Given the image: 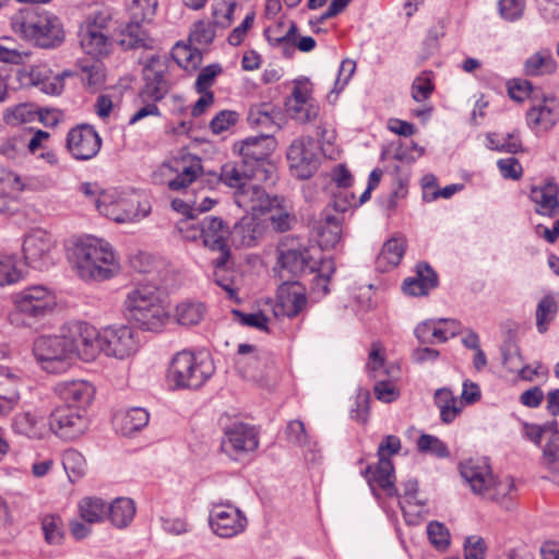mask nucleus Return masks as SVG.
<instances>
[{
  "label": "nucleus",
  "instance_id": "obj_60",
  "mask_svg": "<svg viewBox=\"0 0 559 559\" xmlns=\"http://www.w3.org/2000/svg\"><path fill=\"white\" fill-rule=\"evenodd\" d=\"M237 8L236 2L221 0L217 1L213 7L214 25L227 28L233 23V15Z\"/></svg>",
  "mask_w": 559,
  "mask_h": 559
},
{
  "label": "nucleus",
  "instance_id": "obj_59",
  "mask_svg": "<svg viewBox=\"0 0 559 559\" xmlns=\"http://www.w3.org/2000/svg\"><path fill=\"white\" fill-rule=\"evenodd\" d=\"M417 449L423 453H430L437 457H448L450 452L448 447L439 438L423 433L417 441Z\"/></svg>",
  "mask_w": 559,
  "mask_h": 559
},
{
  "label": "nucleus",
  "instance_id": "obj_34",
  "mask_svg": "<svg viewBox=\"0 0 559 559\" xmlns=\"http://www.w3.org/2000/svg\"><path fill=\"white\" fill-rule=\"evenodd\" d=\"M20 395V378L1 369L0 374V416L10 414L19 404Z\"/></svg>",
  "mask_w": 559,
  "mask_h": 559
},
{
  "label": "nucleus",
  "instance_id": "obj_36",
  "mask_svg": "<svg viewBox=\"0 0 559 559\" xmlns=\"http://www.w3.org/2000/svg\"><path fill=\"white\" fill-rule=\"evenodd\" d=\"M81 47L95 59L109 56L114 43L110 33L81 31Z\"/></svg>",
  "mask_w": 559,
  "mask_h": 559
},
{
  "label": "nucleus",
  "instance_id": "obj_15",
  "mask_svg": "<svg viewBox=\"0 0 559 559\" xmlns=\"http://www.w3.org/2000/svg\"><path fill=\"white\" fill-rule=\"evenodd\" d=\"M88 426L86 412L72 407H58L49 417V429L64 441H73L82 437Z\"/></svg>",
  "mask_w": 559,
  "mask_h": 559
},
{
  "label": "nucleus",
  "instance_id": "obj_20",
  "mask_svg": "<svg viewBox=\"0 0 559 559\" xmlns=\"http://www.w3.org/2000/svg\"><path fill=\"white\" fill-rule=\"evenodd\" d=\"M102 139L93 127L80 124L72 128L67 136V147L76 159H90L100 150Z\"/></svg>",
  "mask_w": 559,
  "mask_h": 559
},
{
  "label": "nucleus",
  "instance_id": "obj_55",
  "mask_svg": "<svg viewBox=\"0 0 559 559\" xmlns=\"http://www.w3.org/2000/svg\"><path fill=\"white\" fill-rule=\"evenodd\" d=\"M557 312V302L551 296H545L536 309V325L540 333L547 331L548 323L554 319Z\"/></svg>",
  "mask_w": 559,
  "mask_h": 559
},
{
  "label": "nucleus",
  "instance_id": "obj_10",
  "mask_svg": "<svg viewBox=\"0 0 559 559\" xmlns=\"http://www.w3.org/2000/svg\"><path fill=\"white\" fill-rule=\"evenodd\" d=\"M277 251L282 272L286 271L293 276H298L307 271L310 273L316 271L317 263L306 241L286 236L280 241Z\"/></svg>",
  "mask_w": 559,
  "mask_h": 559
},
{
  "label": "nucleus",
  "instance_id": "obj_46",
  "mask_svg": "<svg viewBox=\"0 0 559 559\" xmlns=\"http://www.w3.org/2000/svg\"><path fill=\"white\" fill-rule=\"evenodd\" d=\"M82 520L88 524L100 523L107 519V503L98 497H84L78 504Z\"/></svg>",
  "mask_w": 559,
  "mask_h": 559
},
{
  "label": "nucleus",
  "instance_id": "obj_37",
  "mask_svg": "<svg viewBox=\"0 0 559 559\" xmlns=\"http://www.w3.org/2000/svg\"><path fill=\"white\" fill-rule=\"evenodd\" d=\"M230 252L225 251L224 254L218 255L212 261L213 278L214 282L226 292L229 299L238 300L234 281L235 273L228 266Z\"/></svg>",
  "mask_w": 559,
  "mask_h": 559
},
{
  "label": "nucleus",
  "instance_id": "obj_31",
  "mask_svg": "<svg viewBox=\"0 0 559 559\" xmlns=\"http://www.w3.org/2000/svg\"><path fill=\"white\" fill-rule=\"evenodd\" d=\"M143 23L144 22L130 20L121 29L118 44L123 49H154L155 39L142 26Z\"/></svg>",
  "mask_w": 559,
  "mask_h": 559
},
{
  "label": "nucleus",
  "instance_id": "obj_33",
  "mask_svg": "<svg viewBox=\"0 0 559 559\" xmlns=\"http://www.w3.org/2000/svg\"><path fill=\"white\" fill-rule=\"evenodd\" d=\"M251 178H259V174L243 160L225 163L217 177L218 181L237 190L247 185Z\"/></svg>",
  "mask_w": 559,
  "mask_h": 559
},
{
  "label": "nucleus",
  "instance_id": "obj_48",
  "mask_svg": "<svg viewBox=\"0 0 559 559\" xmlns=\"http://www.w3.org/2000/svg\"><path fill=\"white\" fill-rule=\"evenodd\" d=\"M192 45L177 43L171 49L173 59L187 71L197 70L202 62V52Z\"/></svg>",
  "mask_w": 559,
  "mask_h": 559
},
{
  "label": "nucleus",
  "instance_id": "obj_7",
  "mask_svg": "<svg viewBox=\"0 0 559 559\" xmlns=\"http://www.w3.org/2000/svg\"><path fill=\"white\" fill-rule=\"evenodd\" d=\"M203 173L200 157L181 153L163 163L154 173L155 182L167 185L173 191H180L192 185Z\"/></svg>",
  "mask_w": 559,
  "mask_h": 559
},
{
  "label": "nucleus",
  "instance_id": "obj_63",
  "mask_svg": "<svg viewBox=\"0 0 559 559\" xmlns=\"http://www.w3.org/2000/svg\"><path fill=\"white\" fill-rule=\"evenodd\" d=\"M105 81V70L103 63L94 61L82 69V82L91 87L98 88Z\"/></svg>",
  "mask_w": 559,
  "mask_h": 559
},
{
  "label": "nucleus",
  "instance_id": "obj_53",
  "mask_svg": "<svg viewBox=\"0 0 559 559\" xmlns=\"http://www.w3.org/2000/svg\"><path fill=\"white\" fill-rule=\"evenodd\" d=\"M258 225L253 218H242L239 223L235 224L233 230H230L234 239L239 238V245L245 247H251L255 243L258 237Z\"/></svg>",
  "mask_w": 559,
  "mask_h": 559
},
{
  "label": "nucleus",
  "instance_id": "obj_3",
  "mask_svg": "<svg viewBox=\"0 0 559 559\" xmlns=\"http://www.w3.org/2000/svg\"><path fill=\"white\" fill-rule=\"evenodd\" d=\"M123 311L130 321L147 331L159 330L168 320L158 288L150 284L138 285L127 293Z\"/></svg>",
  "mask_w": 559,
  "mask_h": 559
},
{
  "label": "nucleus",
  "instance_id": "obj_30",
  "mask_svg": "<svg viewBox=\"0 0 559 559\" xmlns=\"http://www.w3.org/2000/svg\"><path fill=\"white\" fill-rule=\"evenodd\" d=\"M271 135L261 134L259 136H250L242 141L240 147V154L242 156V160L249 165L251 162L253 165L251 168L257 170V174L263 173L261 167L263 166L265 159L271 154Z\"/></svg>",
  "mask_w": 559,
  "mask_h": 559
},
{
  "label": "nucleus",
  "instance_id": "obj_25",
  "mask_svg": "<svg viewBox=\"0 0 559 559\" xmlns=\"http://www.w3.org/2000/svg\"><path fill=\"white\" fill-rule=\"evenodd\" d=\"M365 477L376 493V488L382 489L388 497H399L394 486V467L390 459L379 457L374 465H369L365 471Z\"/></svg>",
  "mask_w": 559,
  "mask_h": 559
},
{
  "label": "nucleus",
  "instance_id": "obj_49",
  "mask_svg": "<svg viewBox=\"0 0 559 559\" xmlns=\"http://www.w3.org/2000/svg\"><path fill=\"white\" fill-rule=\"evenodd\" d=\"M26 150V132L19 131L0 140V156L8 160L20 158Z\"/></svg>",
  "mask_w": 559,
  "mask_h": 559
},
{
  "label": "nucleus",
  "instance_id": "obj_54",
  "mask_svg": "<svg viewBox=\"0 0 559 559\" xmlns=\"http://www.w3.org/2000/svg\"><path fill=\"white\" fill-rule=\"evenodd\" d=\"M111 21L112 16L109 10H95L87 15L81 31L110 33Z\"/></svg>",
  "mask_w": 559,
  "mask_h": 559
},
{
  "label": "nucleus",
  "instance_id": "obj_24",
  "mask_svg": "<svg viewBox=\"0 0 559 559\" xmlns=\"http://www.w3.org/2000/svg\"><path fill=\"white\" fill-rule=\"evenodd\" d=\"M231 233L228 225L217 216H206L202 219L203 246L212 251L224 254L230 252L228 239Z\"/></svg>",
  "mask_w": 559,
  "mask_h": 559
},
{
  "label": "nucleus",
  "instance_id": "obj_1",
  "mask_svg": "<svg viewBox=\"0 0 559 559\" xmlns=\"http://www.w3.org/2000/svg\"><path fill=\"white\" fill-rule=\"evenodd\" d=\"M12 32L33 47L51 50L66 40L61 20L47 10L23 8L10 17Z\"/></svg>",
  "mask_w": 559,
  "mask_h": 559
},
{
  "label": "nucleus",
  "instance_id": "obj_32",
  "mask_svg": "<svg viewBox=\"0 0 559 559\" xmlns=\"http://www.w3.org/2000/svg\"><path fill=\"white\" fill-rule=\"evenodd\" d=\"M531 200L536 205V212L540 215L554 216L559 210V187L552 181L533 187L530 193Z\"/></svg>",
  "mask_w": 559,
  "mask_h": 559
},
{
  "label": "nucleus",
  "instance_id": "obj_47",
  "mask_svg": "<svg viewBox=\"0 0 559 559\" xmlns=\"http://www.w3.org/2000/svg\"><path fill=\"white\" fill-rule=\"evenodd\" d=\"M513 489L514 483L510 477L498 480L493 478L492 484L489 485L481 497L499 503L506 510H510L513 508V502L510 499Z\"/></svg>",
  "mask_w": 559,
  "mask_h": 559
},
{
  "label": "nucleus",
  "instance_id": "obj_58",
  "mask_svg": "<svg viewBox=\"0 0 559 559\" xmlns=\"http://www.w3.org/2000/svg\"><path fill=\"white\" fill-rule=\"evenodd\" d=\"M214 23L198 21L193 24L189 34V41L193 45H209L214 40L215 29Z\"/></svg>",
  "mask_w": 559,
  "mask_h": 559
},
{
  "label": "nucleus",
  "instance_id": "obj_17",
  "mask_svg": "<svg viewBox=\"0 0 559 559\" xmlns=\"http://www.w3.org/2000/svg\"><path fill=\"white\" fill-rule=\"evenodd\" d=\"M209 522L213 532L224 538L241 533L247 525V519L238 508L222 503H213Z\"/></svg>",
  "mask_w": 559,
  "mask_h": 559
},
{
  "label": "nucleus",
  "instance_id": "obj_8",
  "mask_svg": "<svg viewBox=\"0 0 559 559\" xmlns=\"http://www.w3.org/2000/svg\"><path fill=\"white\" fill-rule=\"evenodd\" d=\"M142 80L144 84L139 98L153 103L162 100L170 90L167 59L155 53L148 57L143 63Z\"/></svg>",
  "mask_w": 559,
  "mask_h": 559
},
{
  "label": "nucleus",
  "instance_id": "obj_43",
  "mask_svg": "<svg viewBox=\"0 0 559 559\" xmlns=\"http://www.w3.org/2000/svg\"><path fill=\"white\" fill-rule=\"evenodd\" d=\"M367 369L373 380L382 377L397 378L400 374L397 367L385 366L384 349L380 343L372 344Z\"/></svg>",
  "mask_w": 559,
  "mask_h": 559
},
{
  "label": "nucleus",
  "instance_id": "obj_64",
  "mask_svg": "<svg viewBox=\"0 0 559 559\" xmlns=\"http://www.w3.org/2000/svg\"><path fill=\"white\" fill-rule=\"evenodd\" d=\"M316 271L318 272L313 278V289L322 293L323 295L329 293V281L331 275L335 271L334 262L332 260H322L320 266Z\"/></svg>",
  "mask_w": 559,
  "mask_h": 559
},
{
  "label": "nucleus",
  "instance_id": "obj_42",
  "mask_svg": "<svg viewBox=\"0 0 559 559\" xmlns=\"http://www.w3.org/2000/svg\"><path fill=\"white\" fill-rule=\"evenodd\" d=\"M557 61L549 49H543L528 57L524 62V73L528 76L552 74L557 71Z\"/></svg>",
  "mask_w": 559,
  "mask_h": 559
},
{
  "label": "nucleus",
  "instance_id": "obj_14",
  "mask_svg": "<svg viewBox=\"0 0 559 559\" xmlns=\"http://www.w3.org/2000/svg\"><path fill=\"white\" fill-rule=\"evenodd\" d=\"M53 75L51 69L44 63L26 64L17 68L14 78L21 88H37L47 95H59L63 90L62 76Z\"/></svg>",
  "mask_w": 559,
  "mask_h": 559
},
{
  "label": "nucleus",
  "instance_id": "obj_11",
  "mask_svg": "<svg viewBox=\"0 0 559 559\" xmlns=\"http://www.w3.org/2000/svg\"><path fill=\"white\" fill-rule=\"evenodd\" d=\"M71 345L64 337L63 328L60 335H41L34 341L33 354L48 372L66 369Z\"/></svg>",
  "mask_w": 559,
  "mask_h": 559
},
{
  "label": "nucleus",
  "instance_id": "obj_12",
  "mask_svg": "<svg viewBox=\"0 0 559 559\" xmlns=\"http://www.w3.org/2000/svg\"><path fill=\"white\" fill-rule=\"evenodd\" d=\"M292 175L298 179H308L318 170L320 158L318 145L311 136L294 140L286 152Z\"/></svg>",
  "mask_w": 559,
  "mask_h": 559
},
{
  "label": "nucleus",
  "instance_id": "obj_57",
  "mask_svg": "<svg viewBox=\"0 0 559 559\" xmlns=\"http://www.w3.org/2000/svg\"><path fill=\"white\" fill-rule=\"evenodd\" d=\"M1 181L12 194H20L21 192L34 191L36 189V180L34 178L23 177L12 171L4 174Z\"/></svg>",
  "mask_w": 559,
  "mask_h": 559
},
{
  "label": "nucleus",
  "instance_id": "obj_22",
  "mask_svg": "<svg viewBox=\"0 0 559 559\" xmlns=\"http://www.w3.org/2000/svg\"><path fill=\"white\" fill-rule=\"evenodd\" d=\"M247 121L250 127L261 129L262 134L272 135L282 128L284 115L277 105L262 102L250 106Z\"/></svg>",
  "mask_w": 559,
  "mask_h": 559
},
{
  "label": "nucleus",
  "instance_id": "obj_18",
  "mask_svg": "<svg viewBox=\"0 0 559 559\" xmlns=\"http://www.w3.org/2000/svg\"><path fill=\"white\" fill-rule=\"evenodd\" d=\"M548 433L551 436L543 449L542 464L550 473L551 480L559 484V433L552 431L551 426L526 427V435L537 444Z\"/></svg>",
  "mask_w": 559,
  "mask_h": 559
},
{
  "label": "nucleus",
  "instance_id": "obj_16",
  "mask_svg": "<svg viewBox=\"0 0 559 559\" xmlns=\"http://www.w3.org/2000/svg\"><path fill=\"white\" fill-rule=\"evenodd\" d=\"M53 248L52 236L45 230L36 229L25 236L23 255L29 266L43 270L53 263Z\"/></svg>",
  "mask_w": 559,
  "mask_h": 559
},
{
  "label": "nucleus",
  "instance_id": "obj_13",
  "mask_svg": "<svg viewBox=\"0 0 559 559\" xmlns=\"http://www.w3.org/2000/svg\"><path fill=\"white\" fill-rule=\"evenodd\" d=\"M100 353L116 359H127L133 356L139 347L138 333L130 326L108 325L102 329Z\"/></svg>",
  "mask_w": 559,
  "mask_h": 559
},
{
  "label": "nucleus",
  "instance_id": "obj_51",
  "mask_svg": "<svg viewBox=\"0 0 559 559\" xmlns=\"http://www.w3.org/2000/svg\"><path fill=\"white\" fill-rule=\"evenodd\" d=\"M205 313V307L201 302H181L176 308L177 321L181 325L190 326L200 323Z\"/></svg>",
  "mask_w": 559,
  "mask_h": 559
},
{
  "label": "nucleus",
  "instance_id": "obj_23",
  "mask_svg": "<svg viewBox=\"0 0 559 559\" xmlns=\"http://www.w3.org/2000/svg\"><path fill=\"white\" fill-rule=\"evenodd\" d=\"M235 203L252 215L264 214L273 209L276 197L271 198L263 188L248 182L235 192Z\"/></svg>",
  "mask_w": 559,
  "mask_h": 559
},
{
  "label": "nucleus",
  "instance_id": "obj_9",
  "mask_svg": "<svg viewBox=\"0 0 559 559\" xmlns=\"http://www.w3.org/2000/svg\"><path fill=\"white\" fill-rule=\"evenodd\" d=\"M64 337L70 343V356L76 355L84 361H92L100 354L102 330L87 322L75 321L63 326Z\"/></svg>",
  "mask_w": 559,
  "mask_h": 559
},
{
  "label": "nucleus",
  "instance_id": "obj_39",
  "mask_svg": "<svg viewBox=\"0 0 559 559\" xmlns=\"http://www.w3.org/2000/svg\"><path fill=\"white\" fill-rule=\"evenodd\" d=\"M148 419V412L142 407H132L115 417L117 427L123 436H130L143 429L147 425Z\"/></svg>",
  "mask_w": 559,
  "mask_h": 559
},
{
  "label": "nucleus",
  "instance_id": "obj_45",
  "mask_svg": "<svg viewBox=\"0 0 559 559\" xmlns=\"http://www.w3.org/2000/svg\"><path fill=\"white\" fill-rule=\"evenodd\" d=\"M435 402L440 409L441 420L445 424L453 421L463 407L462 402H460L457 397L453 395L452 391L447 388L438 389L436 391Z\"/></svg>",
  "mask_w": 559,
  "mask_h": 559
},
{
  "label": "nucleus",
  "instance_id": "obj_2",
  "mask_svg": "<svg viewBox=\"0 0 559 559\" xmlns=\"http://www.w3.org/2000/svg\"><path fill=\"white\" fill-rule=\"evenodd\" d=\"M70 261L76 274L86 281H106L120 270L109 243L93 237L80 239L74 243Z\"/></svg>",
  "mask_w": 559,
  "mask_h": 559
},
{
  "label": "nucleus",
  "instance_id": "obj_44",
  "mask_svg": "<svg viewBox=\"0 0 559 559\" xmlns=\"http://www.w3.org/2000/svg\"><path fill=\"white\" fill-rule=\"evenodd\" d=\"M487 144L489 150L516 154L523 151L522 140L520 132L514 130L507 134H500L498 132H489L486 135Z\"/></svg>",
  "mask_w": 559,
  "mask_h": 559
},
{
  "label": "nucleus",
  "instance_id": "obj_38",
  "mask_svg": "<svg viewBox=\"0 0 559 559\" xmlns=\"http://www.w3.org/2000/svg\"><path fill=\"white\" fill-rule=\"evenodd\" d=\"M318 243L322 249L334 248L341 240L342 223L338 216L325 214L317 225Z\"/></svg>",
  "mask_w": 559,
  "mask_h": 559
},
{
  "label": "nucleus",
  "instance_id": "obj_62",
  "mask_svg": "<svg viewBox=\"0 0 559 559\" xmlns=\"http://www.w3.org/2000/svg\"><path fill=\"white\" fill-rule=\"evenodd\" d=\"M395 379L396 378L382 377L374 380L373 391L379 401L391 403L399 397L400 392L394 384Z\"/></svg>",
  "mask_w": 559,
  "mask_h": 559
},
{
  "label": "nucleus",
  "instance_id": "obj_35",
  "mask_svg": "<svg viewBox=\"0 0 559 559\" xmlns=\"http://www.w3.org/2000/svg\"><path fill=\"white\" fill-rule=\"evenodd\" d=\"M438 277L427 263L417 264L416 275L403 283V292L409 296H424L437 286Z\"/></svg>",
  "mask_w": 559,
  "mask_h": 559
},
{
  "label": "nucleus",
  "instance_id": "obj_56",
  "mask_svg": "<svg viewBox=\"0 0 559 559\" xmlns=\"http://www.w3.org/2000/svg\"><path fill=\"white\" fill-rule=\"evenodd\" d=\"M24 277V271L17 266L13 257L0 259V286L17 283Z\"/></svg>",
  "mask_w": 559,
  "mask_h": 559
},
{
  "label": "nucleus",
  "instance_id": "obj_52",
  "mask_svg": "<svg viewBox=\"0 0 559 559\" xmlns=\"http://www.w3.org/2000/svg\"><path fill=\"white\" fill-rule=\"evenodd\" d=\"M157 0H131L128 4L130 20L150 23L157 10Z\"/></svg>",
  "mask_w": 559,
  "mask_h": 559
},
{
  "label": "nucleus",
  "instance_id": "obj_29",
  "mask_svg": "<svg viewBox=\"0 0 559 559\" xmlns=\"http://www.w3.org/2000/svg\"><path fill=\"white\" fill-rule=\"evenodd\" d=\"M11 427L16 435L31 440L44 439L48 431L44 416L36 411L17 413L12 419Z\"/></svg>",
  "mask_w": 559,
  "mask_h": 559
},
{
  "label": "nucleus",
  "instance_id": "obj_21",
  "mask_svg": "<svg viewBox=\"0 0 559 559\" xmlns=\"http://www.w3.org/2000/svg\"><path fill=\"white\" fill-rule=\"evenodd\" d=\"M53 390L59 399L67 404L64 407L81 411H85L95 395L94 385L82 379L59 382Z\"/></svg>",
  "mask_w": 559,
  "mask_h": 559
},
{
  "label": "nucleus",
  "instance_id": "obj_50",
  "mask_svg": "<svg viewBox=\"0 0 559 559\" xmlns=\"http://www.w3.org/2000/svg\"><path fill=\"white\" fill-rule=\"evenodd\" d=\"M266 213H271V225L274 230L280 233L290 229L297 222L296 216L290 213L284 201L277 197L273 209L267 210Z\"/></svg>",
  "mask_w": 559,
  "mask_h": 559
},
{
  "label": "nucleus",
  "instance_id": "obj_40",
  "mask_svg": "<svg viewBox=\"0 0 559 559\" xmlns=\"http://www.w3.org/2000/svg\"><path fill=\"white\" fill-rule=\"evenodd\" d=\"M405 252V242L401 238H391L382 247L377 257V269L386 272L401 262Z\"/></svg>",
  "mask_w": 559,
  "mask_h": 559
},
{
  "label": "nucleus",
  "instance_id": "obj_28",
  "mask_svg": "<svg viewBox=\"0 0 559 559\" xmlns=\"http://www.w3.org/2000/svg\"><path fill=\"white\" fill-rule=\"evenodd\" d=\"M307 304L306 288L297 281L284 282L277 289V305L287 317L297 316Z\"/></svg>",
  "mask_w": 559,
  "mask_h": 559
},
{
  "label": "nucleus",
  "instance_id": "obj_4",
  "mask_svg": "<svg viewBox=\"0 0 559 559\" xmlns=\"http://www.w3.org/2000/svg\"><path fill=\"white\" fill-rule=\"evenodd\" d=\"M14 310L9 314L10 322L27 326L52 314L57 307V295L48 286L36 284L11 295Z\"/></svg>",
  "mask_w": 559,
  "mask_h": 559
},
{
  "label": "nucleus",
  "instance_id": "obj_5",
  "mask_svg": "<svg viewBox=\"0 0 559 559\" xmlns=\"http://www.w3.org/2000/svg\"><path fill=\"white\" fill-rule=\"evenodd\" d=\"M214 365L207 357L191 352L177 353L168 370V379L179 389H200L214 373Z\"/></svg>",
  "mask_w": 559,
  "mask_h": 559
},
{
  "label": "nucleus",
  "instance_id": "obj_41",
  "mask_svg": "<svg viewBox=\"0 0 559 559\" xmlns=\"http://www.w3.org/2000/svg\"><path fill=\"white\" fill-rule=\"evenodd\" d=\"M135 514L134 502L129 498H116L107 506V519L117 528L127 527Z\"/></svg>",
  "mask_w": 559,
  "mask_h": 559
},
{
  "label": "nucleus",
  "instance_id": "obj_27",
  "mask_svg": "<svg viewBox=\"0 0 559 559\" xmlns=\"http://www.w3.org/2000/svg\"><path fill=\"white\" fill-rule=\"evenodd\" d=\"M527 123L544 131L550 130L559 120V100L544 96L526 114Z\"/></svg>",
  "mask_w": 559,
  "mask_h": 559
},
{
  "label": "nucleus",
  "instance_id": "obj_19",
  "mask_svg": "<svg viewBox=\"0 0 559 559\" xmlns=\"http://www.w3.org/2000/svg\"><path fill=\"white\" fill-rule=\"evenodd\" d=\"M258 444L253 428L242 423H235L225 429L222 450L237 460L241 454L254 451Z\"/></svg>",
  "mask_w": 559,
  "mask_h": 559
},
{
  "label": "nucleus",
  "instance_id": "obj_61",
  "mask_svg": "<svg viewBox=\"0 0 559 559\" xmlns=\"http://www.w3.org/2000/svg\"><path fill=\"white\" fill-rule=\"evenodd\" d=\"M290 117L300 123H310L319 119L320 107L314 102H307L304 106H294L287 109Z\"/></svg>",
  "mask_w": 559,
  "mask_h": 559
},
{
  "label": "nucleus",
  "instance_id": "obj_6",
  "mask_svg": "<svg viewBox=\"0 0 559 559\" xmlns=\"http://www.w3.org/2000/svg\"><path fill=\"white\" fill-rule=\"evenodd\" d=\"M96 209L116 223L136 222L151 212L146 201L141 202L134 193L120 192L117 189L103 191L96 199Z\"/></svg>",
  "mask_w": 559,
  "mask_h": 559
},
{
  "label": "nucleus",
  "instance_id": "obj_26",
  "mask_svg": "<svg viewBox=\"0 0 559 559\" xmlns=\"http://www.w3.org/2000/svg\"><path fill=\"white\" fill-rule=\"evenodd\" d=\"M460 472L472 491L478 496L486 491L495 478L485 460H466L460 464Z\"/></svg>",
  "mask_w": 559,
  "mask_h": 559
}]
</instances>
